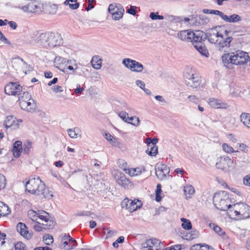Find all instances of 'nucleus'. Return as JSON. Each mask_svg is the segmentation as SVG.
I'll use <instances>...</instances> for the list:
<instances>
[{
	"label": "nucleus",
	"instance_id": "1",
	"mask_svg": "<svg viewBox=\"0 0 250 250\" xmlns=\"http://www.w3.org/2000/svg\"><path fill=\"white\" fill-rule=\"evenodd\" d=\"M204 38L201 40L193 41L192 44L202 55L206 57H208V52L202 42L207 38L210 43L215 44L219 51H223L224 48L229 47L232 40L231 32L230 30L218 31L217 27L209 29L207 34L204 32Z\"/></svg>",
	"mask_w": 250,
	"mask_h": 250
},
{
	"label": "nucleus",
	"instance_id": "2",
	"mask_svg": "<svg viewBox=\"0 0 250 250\" xmlns=\"http://www.w3.org/2000/svg\"><path fill=\"white\" fill-rule=\"evenodd\" d=\"M25 187L26 190L31 194L42 196L49 199L53 197L52 191L45 188V184L38 176L30 178L26 183Z\"/></svg>",
	"mask_w": 250,
	"mask_h": 250
},
{
	"label": "nucleus",
	"instance_id": "3",
	"mask_svg": "<svg viewBox=\"0 0 250 250\" xmlns=\"http://www.w3.org/2000/svg\"><path fill=\"white\" fill-rule=\"evenodd\" d=\"M249 56L246 52L238 50L235 52L227 53L222 56V60L224 65L231 68L232 64L241 65L247 63Z\"/></svg>",
	"mask_w": 250,
	"mask_h": 250
},
{
	"label": "nucleus",
	"instance_id": "4",
	"mask_svg": "<svg viewBox=\"0 0 250 250\" xmlns=\"http://www.w3.org/2000/svg\"><path fill=\"white\" fill-rule=\"evenodd\" d=\"M49 31H36L27 37L26 42L31 45L47 47Z\"/></svg>",
	"mask_w": 250,
	"mask_h": 250
},
{
	"label": "nucleus",
	"instance_id": "5",
	"mask_svg": "<svg viewBox=\"0 0 250 250\" xmlns=\"http://www.w3.org/2000/svg\"><path fill=\"white\" fill-rule=\"evenodd\" d=\"M204 32L200 30H196L193 32L190 30H183L180 31L178 34V37L181 40L186 42H191L193 41L201 40L204 38Z\"/></svg>",
	"mask_w": 250,
	"mask_h": 250
},
{
	"label": "nucleus",
	"instance_id": "6",
	"mask_svg": "<svg viewBox=\"0 0 250 250\" xmlns=\"http://www.w3.org/2000/svg\"><path fill=\"white\" fill-rule=\"evenodd\" d=\"M229 201L228 195L224 192L216 193L213 198L214 205L220 210H226L227 208H232V205H228Z\"/></svg>",
	"mask_w": 250,
	"mask_h": 250
},
{
	"label": "nucleus",
	"instance_id": "7",
	"mask_svg": "<svg viewBox=\"0 0 250 250\" xmlns=\"http://www.w3.org/2000/svg\"><path fill=\"white\" fill-rule=\"evenodd\" d=\"M19 104L22 109L28 112H33L36 108V103L27 92H23L22 96L19 97Z\"/></svg>",
	"mask_w": 250,
	"mask_h": 250
},
{
	"label": "nucleus",
	"instance_id": "8",
	"mask_svg": "<svg viewBox=\"0 0 250 250\" xmlns=\"http://www.w3.org/2000/svg\"><path fill=\"white\" fill-rule=\"evenodd\" d=\"M184 78L187 85L192 88L197 87L201 83V78L192 68H188L184 73Z\"/></svg>",
	"mask_w": 250,
	"mask_h": 250
},
{
	"label": "nucleus",
	"instance_id": "9",
	"mask_svg": "<svg viewBox=\"0 0 250 250\" xmlns=\"http://www.w3.org/2000/svg\"><path fill=\"white\" fill-rule=\"evenodd\" d=\"M233 160L228 156H222L217 158L216 167L217 168L225 171H230L234 167Z\"/></svg>",
	"mask_w": 250,
	"mask_h": 250
},
{
	"label": "nucleus",
	"instance_id": "10",
	"mask_svg": "<svg viewBox=\"0 0 250 250\" xmlns=\"http://www.w3.org/2000/svg\"><path fill=\"white\" fill-rule=\"evenodd\" d=\"M108 11L112 15L114 20H119L123 17L124 13V8L119 3H111L109 5Z\"/></svg>",
	"mask_w": 250,
	"mask_h": 250
},
{
	"label": "nucleus",
	"instance_id": "11",
	"mask_svg": "<svg viewBox=\"0 0 250 250\" xmlns=\"http://www.w3.org/2000/svg\"><path fill=\"white\" fill-rule=\"evenodd\" d=\"M122 63L131 71L135 72H142L144 69V66L139 62L129 58L123 59Z\"/></svg>",
	"mask_w": 250,
	"mask_h": 250
},
{
	"label": "nucleus",
	"instance_id": "12",
	"mask_svg": "<svg viewBox=\"0 0 250 250\" xmlns=\"http://www.w3.org/2000/svg\"><path fill=\"white\" fill-rule=\"evenodd\" d=\"M4 90L8 95L19 96L22 91V87L17 82H10L6 85Z\"/></svg>",
	"mask_w": 250,
	"mask_h": 250
},
{
	"label": "nucleus",
	"instance_id": "13",
	"mask_svg": "<svg viewBox=\"0 0 250 250\" xmlns=\"http://www.w3.org/2000/svg\"><path fill=\"white\" fill-rule=\"evenodd\" d=\"M162 248V243L155 238L146 240L142 244V250H160Z\"/></svg>",
	"mask_w": 250,
	"mask_h": 250
},
{
	"label": "nucleus",
	"instance_id": "14",
	"mask_svg": "<svg viewBox=\"0 0 250 250\" xmlns=\"http://www.w3.org/2000/svg\"><path fill=\"white\" fill-rule=\"evenodd\" d=\"M77 245L76 241L69 234H64L62 238L61 247L66 250L74 249Z\"/></svg>",
	"mask_w": 250,
	"mask_h": 250
},
{
	"label": "nucleus",
	"instance_id": "15",
	"mask_svg": "<svg viewBox=\"0 0 250 250\" xmlns=\"http://www.w3.org/2000/svg\"><path fill=\"white\" fill-rule=\"evenodd\" d=\"M158 142V139L156 138L151 139L147 138L146 140V143L147 145V149L146 153L150 156H155L158 152V147L156 144Z\"/></svg>",
	"mask_w": 250,
	"mask_h": 250
},
{
	"label": "nucleus",
	"instance_id": "16",
	"mask_svg": "<svg viewBox=\"0 0 250 250\" xmlns=\"http://www.w3.org/2000/svg\"><path fill=\"white\" fill-rule=\"evenodd\" d=\"M122 206L123 208L125 207L129 211L133 212L140 208L142 204L141 201L138 199L134 200H124L122 203Z\"/></svg>",
	"mask_w": 250,
	"mask_h": 250
},
{
	"label": "nucleus",
	"instance_id": "17",
	"mask_svg": "<svg viewBox=\"0 0 250 250\" xmlns=\"http://www.w3.org/2000/svg\"><path fill=\"white\" fill-rule=\"evenodd\" d=\"M169 173V168L165 165L157 164L155 166V174L157 178L160 180L166 178L167 174Z\"/></svg>",
	"mask_w": 250,
	"mask_h": 250
},
{
	"label": "nucleus",
	"instance_id": "18",
	"mask_svg": "<svg viewBox=\"0 0 250 250\" xmlns=\"http://www.w3.org/2000/svg\"><path fill=\"white\" fill-rule=\"evenodd\" d=\"M62 42L61 35L55 32H49L48 46L54 47L60 45Z\"/></svg>",
	"mask_w": 250,
	"mask_h": 250
},
{
	"label": "nucleus",
	"instance_id": "19",
	"mask_svg": "<svg viewBox=\"0 0 250 250\" xmlns=\"http://www.w3.org/2000/svg\"><path fill=\"white\" fill-rule=\"evenodd\" d=\"M234 208L240 210L243 219L250 217V207L244 203H239L234 205Z\"/></svg>",
	"mask_w": 250,
	"mask_h": 250
},
{
	"label": "nucleus",
	"instance_id": "20",
	"mask_svg": "<svg viewBox=\"0 0 250 250\" xmlns=\"http://www.w3.org/2000/svg\"><path fill=\"white\" fill-rule=\"evenodd\" d=\"M115 178L118 183L124 188H127L131 186L130 181L124 173L118 172L116 174Z\"/></svg>",
	"mask_w": 250,
	"mask_h": 250
},
{
	"label": "nucleus",
	"instance_id": "21",
	"mask_svg": "<svg viewBox=\"0 0 250 250\" xmlns=\"http://www.w3.org/2000/svg\"><path fill=\"white\" fill-rule=\"evenodd\" d=\"M17 122L16 118L13 116H8L4 120L3 125L7 128L11 127L14 129H16L19 127V123Z\"/></svg>",
	"mask_w": 250,
	"mask_h": 250
},
{
	"label": "nucleus",
	"instance_id": "22",
	"mask_svg": "<svg viewBox=\"0 0 250 250\" xmlns=\"http://www.w3.org/2000/svg\"><path fill=\"white\" fill-rule=\"evenodd\" d=\"M208 104L211 107L214 108H226L228 107L227 104L218 99L210 98L208 100Z\"/></svg>",
	"mask_w": 250,
	"mask_h": 250
},
{
	"label": "nucleus",
	"instance_id": "23",
	"mask_svg": "<svg viewBox=\"0 0 250 250\" xmlns=\"http://www.w3.org/2000/svg\"><path fill=\"white\" fill-rule=\"evenodd\" d=\"M17 231L25 238L29 239L31 238L32 235L29 233L26 225L22 223H19L17 226Z\"/></svg>",
	"mask_w": 250,
	"mask_h": 250
},
{
	"label": "nucleus",
	"instance_id": "24",
	"mask_svg": "<svg viewBox=\"0 0 250 250\" xmlns=\"http://www.w3.org/2000/svg\"><path fill=\"white\" fill-rule=\"evenodd\" d=\"M38 218L40 219L42 221H44L46 224L42 223V225L44 226L43 229H49L51 226H53V222H52V225L48 224V222H49V216L48 213L45 211H42L41 214H38ZM49 223H51V221H49Z\"/></svg>",
	"mask_w": 250,
	"mask_h": 250
},
{
	"label": "nucleus",
	"instance_id": "25",
	"mask_svg": "<svg viewBox=\"0 0 250 250\" xmlns=\"http://www.w3.org/2000/svg\"><path fill=\"white\" fill-rule=\"evenodd\" d=\"M22 150V143L21 141H17L13 144V153L15 157L18 158Z\"/></svg>",
	"mask_w": 250,
	"mask_h": 250
},
{
	"label": "nucleus",
	"instance_id": "26",
	"mask_svg": "<svg viewBox=\"0 0 250 250\" xmlns=\"http://www.w3.org/2000/svg\"><path fill=\"white\" fill-rule=\"evenodd\" d=\"M242 20L241 17L237 14H232L230 16L225 15L224 21L230 23L238 22Z\"/></svg>",
	"mask_w": 250,
	"mask_h": 250
},
{
	"label": "nucleus",
	"instance_id": "27",
	"mask_svg": "<svg viewBox=\"0 0 250 250\" xmlns=\"http://www.w3.org/2000/svg\"><path fill=\"white\" fill-rule=\"evenodd\" d=\"M102 60L98 56L93 57L91 60L92 67L96 69H100L102 66Z\"/></svg>",
	"mask_w": 250,
	"mask_h": 250
},
{
	"label": "nucleus",
	"instance_id": "28",
	"mask_svg": "<svg viewBox=\"0 0 250 250\" xmlns=\"http://www.w3.org/2000/svg\"><path fill=\"white\" fill-rule=\"evenodd\" d=\"M241 122L244 125L250 128V114L242 113L240 115Z\"/></svg>",
	"mask_w": 250,
	"mask_h": 250
},
{
	"label": "nucleus",
	"instance_id": "29",
	"mask_svg": "<svg viewBox=\"0 0 250 250\" xmlns=\"http://www.w3.org/2000/svg\"><path fill=\"white\" fill-rule=\"evenodd\" d=\"M2 205H0V216H5L11 212L9 208L3 202H1Z\"/></svg>",
	"mask_w": 250,
	"mask_h": 250
},
{
	"label": "nucleus",
	"instance_id": "30",
	"mask_svg": "<svg viewBox=\"0 0 250 250\" xmlns=\"http://www.w3.org/2000/svg\"><path fill=\"white\" fill-rule=\"evenodd\" d=\"M127 119L128 121L130 122V123H127L128 124H130L135 126H138L139 125L140 119L138 117L132 115V116L129 117L128 115Z\"/></svg>",
	"mask_w": 250,
	"mask_h": 250
},
{
	"label": "nucleus",
	"instance_id": "31",
	"mask_svg": "<svg viewBox=\"0 0 250 250\" xmlns=\"http://www.w3.org/2000/svg\"><path fill=\"white\" fill-rule=\"evenodd\" d=\"M184 190L187 198H190V196L194 193V189L193 187L190 185L185 187Z\"/></svg>",
	"mask_w": 250,
	"mask_h": 250
},
{
	"label": "nucleus",
	"instance_id": "32",
	"mask_svg": "<svg viewBox=\"0 0 250 250\" xmlns=\"http://www.w3.org/2000/svg\"><path fill=\"white\" fill-rule=\"evenodd\" d=\"M181 221L182 222V227L183 229L187 230H189L192 228V225L190 221L184 218H181Z\"/></svg>",
	"mask_w": 250,
	"mask_h": 250
},
{
	"label": "nucleus",
	"instance_id": "33",
	"mask_svg": "<svg viewBox=\"0 0 250 250\" xmlns=\"http://www.w3.org/2000/svg\"><path fill=\"white\" fill-rule=\"evenodd\" d=\"M65 5L68 4L72 9H76L79 6V3L77 2V0H66L64 2Z\"/></svg>",
	"mask_w": 250,
	"mask_h": 250
},
{
	"label": "nucleus",
	"instance_id": "34",
	"mask_svg": "<svg viewBox=\"0 0 250 250\" xmlns=\"http://www.w3.org/2000/svg\"><path fill=\"white\" fill-rule=\"evenodd\" d=\"M43 241L47 245H50L53 242V236L50 234H45L43 237Z\"/></svg>",
	"mask_w": 250,
	"mask_h": 250
},
{
	"label": "nucleus",
	"instance_id": "35",
	"mask_svg": "<svg viewBox=\"0 0 250 250\" xmlns=\"http://www.w3.org/2000/svg\"><path fill=\"white\" fill-rule=\"evenodd\" d=\"M67 69L73 71V73L75 72L76 70H79V67L77 66V64H75L74 67L71 65L66 66V67H64L63 69H61L62 72L66 73L67 72Z\"/></svg>",
	"mask_w": 250,
	"mask_h": 250
},
{
	"label": "nucleus",
	"instance_id": "36",
	"mask_svg": "<svg viewBox=\"0 0 250 250\" xmlns=\"http://www.w3.org/2000/svg\"><path fill=\"white\" fill-rule=\"evenodd\" d=\"M161 186L160 184H158L157 186V188L156 190V201L160 202L161 200L162 197L160 196V194L162 192Z\"/></svg>",
	"mask_w": 250,
	"mask_h": 250
},
{
	"label": "nucleus",
	"instance_id": "37",
	"mask_svg": "<svg viewBox=\"0 0 250 250\" xmlns=\"http://www.w3.org/2000/svg\"><path fill=\"white\" fill-rule=\"evenodd\" d=\"M104 137L105 139L113 146L116 145V141L110 134L109 133H105L104 134Z\"/></svg>",
	"mask_w": 250,
	"mask_h": 250
},
{
	"label": "nucleus",
	"instance_id": "38",
	"mask_svg": "<svg viewBox=\"0 0 250 250\" xmlns=\"http://www.w3.org/2000/svg\"><path fill=\"white\" fill-rule=\"evenodd\" d=\"M212 226H213V229L218 235H219L220 236H223L224 235H225V232L223 231L220 227H219L217 225H215L214 224L212 225Z\"/></svg>",
	"mask_w": 250,
	"mask_h": 250
},
{
	"label": "nucleus",
	"instance_id": "39",
	"mask_svg": "<svg viewBox=\"0 0 250 250\" xmlns=\"http://www.w3.org/2000/svg\"><path fill=\"white\" fill-rule=\"evenodd\" d=\"M16 250H28L25 244L21 242H18L15 244Z\"/></svg>",
	"mask_w": 250,
	"mask_h": 250
},
{
	"label": "nucleus",
	"instance_id": "40",
	"mask_svg": "<svg viewBox=\"0 0 250 250\" xmlns=\"http://www.w3.org/2000/svg\"><path fill=\"white\" fill-rule=\"evenodd\" d=\"M149 17L151 18L152 20H163L164 19V17L161 15H158V12H151L150 13L149 15Z\"/></svg>",
	"mask_w": 250,
	"mask_h": 250
},
{
	"label": "nucleus",
	"instance_id": "41",
	"mask_svg": "<svg viewBox=\"0 0 250 250\" xmlns=\"http://www.w3.org/2000/svg\"><path fill=\"white\" fill-rule=\"evenodd\" d=\"M222 148L223 150L227 153H231L234 152L233 147L226 143H224L222 145Z\"/></svg>",
	"mask_w": 250,
	"mask_h": 250
},
{
	"label": "nucleus",
	"instance_id": "42",
	"mask_svg": "<svg viewBox=\"0 0 250 250\" xmlns=\"http://www.w3.org/2000/svg\"><path fill=\"white\" fill-rule=\"evenodd\" d=\"M119 116L125 122L130 123V122L127 121V116L129 115V113H127L126 111H121L118 113Z\"/></svg>",
	"mask_w": 250,
	"mask_h": 250
},
{
	"label": "nucleus",
	"instance_id": "43",
	"mask_svg": "<svg viewBox=\"0 0 250 250\" xmlns=\"http://www.w3.org/2000/svg\"><path fill=\"white\" fill-rule=\"evenodd\" d=\"M38 214L33 210H30L28 212V216L32 219L33 221L38 219Z\"/></svg>",
	"mask_w": 250,
	"mask_h": 250
},
{
	"label": "nucleus",
	"instance_id": "44",
	"mask_svg": "<svg viewBox=\"0 0 250 250\" xmlns=\"http://www.w3.org/2000/svg\"><path fill=\"white\" fill-rule=\"evenodd\" d=\"M6 178L5 176L0 173V188L3 189L6 187Z\"/></svg>",
	"mask_w": 250,
	"mask_h": 250
},
{
	"label": "nucleus",
	"instance_id": "45",
	"mask_svg": "<svg viewBox=\"0 0 250 250\" xmlns=\"http://www.w3.org/2000/svg\"><path fill=\"white\" fill-rule=\"evenodd\" d=\"M30 6L32 8V11H30V13H37L40 12L41 11L40 6L35 3H30Z\"/></svg>",
	"mask_w": 250,
	"mask_h": 250
},
{
	"label": "nucleus",
	"instance_id": "46",
	"mask_svg": "<svg viewBox=\"0 0 250 250\" xmlns=\"http://www.w3.org/2000/svg\"><path fill=\"white\" fill-rule=\"evenodd\" d=\"M32 146V143L30 142H27L26 144L24 145V147H23V152L24 153L26 154L29 153V152L30 151V149L31 148Z\"/></svg>",
	"mask_w": 250,
	"mask_h": 250
},
{
	"label": "nucleus",
	"instance_id": "47",
	"mask_svg": "<svg viewBox=\"0 0 250 250\" xmlns=\"http://www.w3.org/2000/svg\"><path fill=\"white\" fill-rule=\"evenodd\" d=\"M137 7L135 6H130L129 8L127 10V12L130 15H135L137 13Z\"/></svg>",
	"mask_w": 250,
	"mask_h": 250
},
{
	"label": "nucleus",
	"instance_id": "48",
	"mask_svg": "<svg viewBox=\"0 0 250 250\" xmlns=\"http://www.w3.org/2000/svg\"><path fill=\"white\" fill-rule=\"evenodd\" d=\"M67 132L68 134V135L70 137L72 138H75L77 137V133L76 131V128L73 129H68L67 130Z\"/></svg>",
	"mask_w": 250,
	"mask_h": 250
},
{
	"label": "nucleus",
	"instance_id": "49",
	"mask_svg": "<svg viewBox=\"0 0 250 250\" xmlns=\"http://www.w3.org/2000/svg\"><path fill=\"white\" fill-rule=\"evenodd\" d=\"M212 14L219 16L223 20H224L226 15L222 12L217 10H213Z\"/></svg>",
	"mask_w": 250,
	"mask_h": 250
},
{
	"label": "nucleus",
	"instance_id": "50",
	"mask_svg": "<svg viewBox=\"0 0 250 250\" xmlns=\"http://www.w3.org/2000/svg\"><path fill=\"white\" fill-rule=\"evenodd\" d=\"M86 70V69L83 67H79V70H76L75 73L80 76L83 75L85 74V71Z\"/></svg>",
	"mask_w": 250,
	"mask_h": 250
},
{
	"label": "nucleus",
	"instance_id": "51",
	"mask_svg": "<svg viewBox=\"0 0 250 250\" xmlns=\"http://www.w3.org/2000/svg\"><path fill=\"white\" fill-rule=\"evenodd\" d=\"M93 213L90 211H83L77 213L78 216H90Z\"/></svg>",
	"mask_w": 250,
	"mask_h": 250
},
{
	"label": "nucleus",
	"instance_id": "52",
	"mask_svg": "<svg viewBox=\"0 0 250 250\" xmlns=\"http://www.w3.org/2000/svg\"><path fill=\"white\" fill-rule=\"evenodd\" d=\"M124 170L126 171V173H127L130 176H136L135 171H136V169L134 168H130L127 169V172L126 171L127 169L125 168L124 169Z\"/></svg>",
	"mask_w": 250,
	"mask_h": 250
},
{
	"label": "nucleus",
	"instance_id": "53",
	"mask_svg": "<svg viewBox=\"0 0 250 250\" xmlns=\"http://www.w3.org/2000/svg\"><path fill=\"white\" fill-rule=\"evenodd\" d=\"M21 8L22 10L25 12L30 13V11H32V8L31 7L30 3L27 5L23 6Z\"/></svg>",
	"mask_w": 250,
	"mask_h": 250
},
{
	"label": "nucleus",
	"instance_id": "54",
	"mask_svg": "<svg viewBox=\"0 0 250 250\" xmlns=\"http://www.w3.org/2000/svg\"><path fill=\"white\" fill-rule=\"evenodd\" d=\"M0 40L3 42L5 43L10 44V42L6 39L2 32L0 31Z\"/></svg>",
	"mask_w": 250,
	"mask_h": 250
},
{
	"label": "nucleus",
	"instance_id": "55",
	"mask_svg": "<svg viewBox=\"0 0 250 250\" xmlns=\"http://www.w3.org/2000/svg\"><path fill=\"white\" fill-rule=\"evenodd\" d=\"M135 83H136V84L138 86H139L140 88H141L142 89H144V88L145 87V83L141 80H137L136 81Z\"/></svg>",
	"mask_w": 250,
	"mask_h": 250
},
{
	"label": "nucleus",
	"instance_id": "56",
	"mask_svg": "<svg viewBox=\"0 0 250 250\" xmlns=\"http://www.w3.org/2000/svg\"><path fill=\"white\" fill-rule=\"evenodd\" d=\"M127 113H129L130 116L134 115L135 114V109L130 106H126Z\"/></svg>",
	"mask_w": 250,
	"mask_h": 250
},
{
	"label": "nucleus",
	"instance_id": "57",
	"mask_svg": "<svg viewBox=\"0 0 250 250\" xmlns=\"http://www.w3.org/2000/svg\"><path fill=\"white\" fill-rule=\"evenodd\" d=\"M243 182L245 185L250 186V174L244 177Z\"/></svg>",
	"mask_w": 250,
	"mask_h": 250
},
{
	"label": "nucleus",
	"instance_id": "58",
	"mask_svg": "<svg viewBox=\"0 0 250 250\" xmlns=\"http://www.w3.org/2000/svg\"><path fill=\"white\" fill-rule=\"evenodd\" d=\"M54 91L56 93L62 92L63 91L62 87L59 85L54 86L52 87Z\"/></svg>",
	"mask_w": 250,
	"mask_h": 250
},
{
	"label": "nucleus",
	"instance_id": "59",
	"mask_svg": "<svg viewBox=\"0 0 250 250\" xmlns=\"http://www.w3.org/2000/svg\"><path fill=\"white\" fill-rule=\"evenodd\" d=\"M117 232L115 230L111 229L109 232H108V235L106 236V238H108L109 237H112L115 235H116Z\"/></svg>",
	"mask_w": 250,
	"mask_h": 250
},
{
	"label": "nucleus",
	"instance_id": "60",
	"mask_svg": "<svg viewBox=\"0 0 250 250\" xmlns=\"http://www.w3.org/2000/svg\"><path fill=\"white\" fill-rule=\"evenodd\" d=\"M6 235L4 233H1L0 231V241H2L1 242V245H3L5 242L4 241V240L5 239Z\"/></svg>",
	"mask_w": 250,
	"mask_h": 250
},
{
	"label": "nucleus",
	"instance_id": "61",
	"mask_svg": "<svg viewBox=\"0 0 250 250\" xmlns=\"http://www.w3.org/2000/svg\"><path fill=\"white\" fill-rule=\"evenodd\" d=\"M155 99L162 103H166V100L163 97V96L160 95H157L154 97Z\"/></svg>",
	"mask_w": 250,
	"mask_h": 250
},
{
	"label": "nucleus",
	"instance_id": "62",
	"mask_svg": "<svg viewBox=\"0 0 250 250\" xmlns=\"http://www.w3.org/2000/svg\"><path fill=\"white\" fill-rule=\"evenodd\" d=\"M201 244L194 245L191 247L190 249L191 250H201Z\"/></svg>",
	"mask_w": 250,
	"mask_h": 250
},
{
	"label": "nucleus",
	"instance_id": "63",
	"mask_svg": "<svg viewBox=\"0 0 250 250\" xmlns=\"http://www.w3.org/2000/svg\"><path fill=\"white\" fill-rule=\"evenodd\" d=\"M37 223L34 225V229L37 231H41L42 230V227L39 225L40 223L38 222Z\"/></svg>",
	"mask_w": 250,
	"mask_h": 250
},
{
	"label": "nucleus",
	"instance_id": "64",
	"mask_svg": "<svg viewBox=\"0 0 250 250\" xmlns=\"http://www.w3.org/2000/svg\"><path fill=\"white\" fill-rule=\"evenodd\" d=\"M10 27L13 29H16L17 28V24L16 22L10 21L8 22Z\"/></svg>",
	"mask_w": 250,
	"mask_h": 250
}]
</instances>
